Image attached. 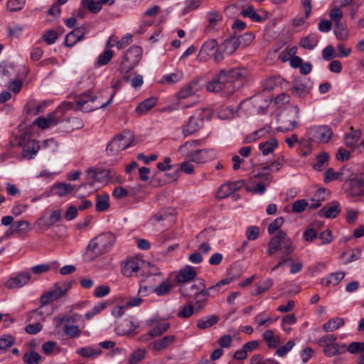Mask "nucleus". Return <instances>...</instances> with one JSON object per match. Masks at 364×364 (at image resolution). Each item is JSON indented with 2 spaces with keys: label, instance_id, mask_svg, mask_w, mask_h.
<instances>
[{
  "label": "nucleus",
  "instance_id": "1",
  "mask_svg": "<svg viewBox=\"0 0 364 364\" xmlns=\"http://www.w3.org/2000/svg\"><path fill=\"white\" fill-rule=\"evenodd\" d=\"M247 75V70L244 68L221 70L207 84V90L213 92H222L224 96H228L240 86L236 85V83L241 81Z\"/></svg>",
  "mask_w": 364,
  "mask_h": 364
},
{
  "label": "nucleus",
  "instance_id": "2",
  "mask_svg": "<svg viewBox=\"0 0 364 364\" xmlns=\"http://www.w3.org/2000/svg\"><path fill=\"white\" fill-rule=\"evenodd\" d=\"M123 80H124L122 75V78L114 77L112 80L111 87L113 89V92L107 102L101 105L96 104L97 97L93 95L92 92H88L77 97V108L83 112H89L99 108L105 109L112 102L116 92L121 89Z\"/></svg>",
  "mask_w": 364,
  "mask_h": 364
},
{
  "label": "nucleus",
  "instance_id": "3",
  "mask_svg": "<svg viewBox=\"0 0 364 364\" xmlns=\"http://www.w3.org/2000/svg\"><path fill=\"white\" fill-rule=\"evenodd\" d=\"M116 242V236L111 232H103L91 240L87 247L85 259L93 261L98 257L108 252Z\"/></svg>",
  "mask_w": 364,
  "mask_h": 364
},
{
  "label": "nucleus",
  "instance_id": "4",
  "mask_svg": "<svg viewBox=\"0 0 364 364\" xmlns=\"http://www.w3.org/2000/svg\"><path fill=\"white\" fill-rule=\"evenodd\" d=\"M70 109L80 110L77 108V100H75V104L71 102H63L53 112L48 114L46 117L37 118L35 124L42 129L55 126L64 120L65 112Z\"/></svg>",
  "mask_w": 364,
  "mask_h": 364
},
{
  "label": "nucleus",
  "instance_id": "5",
  "mask_svg": "<svg viewBox=\"0 0 364 364\" xmlns=\"http://www.w3.org/2000/svg\"><path fill=\"white\" fill-rule=\"evenodd\" d=\"M142 53L141 48L136 46L130 47L125 53L118 68L125 82L129 81V73L140 62Z\"/></svg>",
  "mask_w": 364,
  "mask_h": 364
},
{
  "label": "nucleus",
  "instance_id": "6",
  "mask_svg": "<svg viewBox=\"0 0 364 364\" xmlns=\"http://www.w3.org/2000/svg\"><path fill=\"white\" fill-rule=\"evenodd\" d=\"M295 250L293 241L282 230H279L268 242L269 255H274L277 252L282 254H292Z\"/></svg>",
  "mask_w": 364,
  "mask_h": 364
},
{
  "label": "nucleus",
  "instance_id": "7",
  "mask_svg": "<svg viewBox=\"0 0 364 364\" xmlns=\"http://www.w3.org/2000/svg\"><path fill=\"white\" fill-rule=\"evenodd\" d=\"M272 180V176L271 173L253 171L250 178L252 185L247 186V191L254 194L262 195L266 191V186Z\"/></svg>",
  "mask_w": 364,
  "mask_h": 364
},
{
  "label": "nucleus",
  "instance_id": "8",
  "mask_svg": "<svg viewBox=\"0 0 364 364\" xmlns=\"http://www.w3.org/2000/svg\"><path fill=\"white\" fill-rule=\"evenodd\" d=\"M134 140V136L129 132H124L114 137L107 145L106 151L109 156H115L121 151L129 147Z\"/></svg>",
  "mask_w": 364,
  "mask_h": 364
},
{
  "label": "nucleus",
  "instance_id": "9",
  "mask_svg": "<svg viewBox=\"0 0 364 364\" xmlns=\"http://www.w3.org/2000/svg\"><path fill=\"white\" fill-rule=\"evenodd\" d=\"M306 135L309 139L308 146L310 145V141L326 144L331 138L333 131L328 125H317L309 127Z\"/></svg>",
  "mask_w": 364,
  "mask_h": 364
},
{
  "label": "nucleus",
  "instance_id": "10",
  "mask_svg": "<svg viewBox=\"0 0 364 364\" xmlns=\"http://www.w3.org/2000/svg\"><path fill=\"white\" fill-rule=\"evenodd\" d=\"M203 124V112L198 110L189 117L188 122L183 127L182 133L184 136L193 134L201 129Z\"/></svg>",
  "mask_w": 364,
  "mask_h": 364
},
{
  "label": "nucleus",
  "instance_id": "11",
  "mask_svg": "<svg viewBox=\"0 0 364 364\" xmlns=\"http://www.w3.org/2000/svg\"><path fill=\"white\" fill-rule=\"evenodd\" d=\"M18 143L23 148L22 156L26 159H33L40 149L38 141L26 136H21Z\"/></svg>",
  "mask_w": 364,
  "mask_h": 364
},
{
  "label": "nucleus",
  "instance_id": "12",
  "mask_svg": "<svg viewBox=\"0 0 364 364\" xmlns=\"http://www.w3.org/2000/svg\"><path fill=\"white\" fill-rule=\"evenodd\" d=\"M64 285L65 288L63 289L59 283H56L53 290L43 294L40 299L41 305L45 306L61 298L71 287V283L64 284Z\"/></svg>",
  "mask_w": 364,
  "mask_h": 364
},
{
  "label": "nucleus",
  "instance_id": "13",
  "mask_svg": "<svg viewBox=\"0 0 364 364\" xmlns=\"http://www.w3.org/2000/svg\"><path fill=\"white\" fill-rule=\"evenodd\" d=\"M299 109L296 107L286 109L281 115V123L286 131L292 130L297 125L299 119Z\"/></svg>",
  "mask_w": 364,
  "mask_h": 364
},
{
  "label": "nucleus",
  "instance_id": "14",
  "mask_svg": "<svg viewBox=\"0 0 364 364\" xmlns=\"http://www.w3.org/2000/svg\"><path fill=\"white\" fill-rule=\"evenodd\" d=\"M344 189L351 197H359L364 195V180L362 178H354L344 183Z\"/></svg>",
  "mask_w": 364,
  "mask_h": 364
},
{
  "label": "nucleus",
  "instance_id": "15",
  "mask_svg": "<svg viewBox=\"0 0 364 364\" xmlns=\"http://www.w3.org/2000/svg\"><path fill=\"white\" fill-rule=\"evenodd\" d=\"M312 85L307 78H297L294 80L291 92L299 97H304L310 92Z\"/></svg>",
  "mask_w": 364,
  "mask_h": 364
},
{
  "label": "nucleus",
  "instance_id": "16",
  "mask_svg": "<svg viewBox=\"0 0 364 364\" xmlns=\"http://www.w3.org/2000/svg\"><path fill=\"white\" fill-rule=\"evenodd\" d=\"M204 287V280L198 279L196 282L193 283L190 282L184 284H181L179 287V291L182 296L191 298Z\"/></svg>",
  "mask_w": 364,
  "mask_h": 364
},
{
  "label": "nucleus",
  "instance_id": "17",
  "mask_svg": "<svg viewBox=\"0 0 364 364\" xmlns=\"http://www.w3.org/2000/svg\"><path fill=\"white\" fill-rule=\"evenodd\" d=\"M138 327L134 321L131 319H118L116 321L115 331L120 336L127 335L134 331Z\"/></svg>",
  "mask_w": 364,
  "mask_h": 364
},
{
  "label": "nucleus",
  "instance_id": "18",
  "mask_svg": "<svg viewBox=\"0 0 364 364\" xmlns=\"http://www.w3.org/2000/svg\"><path fill=\"white\" fill-rule=\"evenodd\" d=\"M197 275L196 269L192 266H186L179 271L176 276V281L181 285L193 282Z\"/></svg>",
  "mask_w": 364,
  "mask_h": 364
},
{
  "label": "nucleus",
  "instance_id": "19",
  "mask_svg": "<svg viewBox=\"0 0 364 364\" xmlns=\"http://www.w3.org/2000/svg\"><path fill=\"white\" fill-rule=\"evenodd\" d=\"M87 33L85 26L77 27L66 35L65 45L67 47H72L75 43L81 41Z\"/></svg>",
  "mask_w": 364,
  "mask_h": 364
},
{
  "label": "nucleus",
  "instance_id": "20",
  "mask_svg": "<svg viewBox=\"0 0 364 364\" xmlns=\"http://www.w3.org/2000/svg\"><path fill=\"white\" fill-rule=\"evenodd\" d=\"M215 157V153L213 149H197L191 155L189 161L200 164L205 163Z\"/></svg>",
  "mask_w": 364,
  "mask_h": 364
},
{
  "label": "nucleus",
  "instance_id": "21",
  "mask_svg": "<svg viewBox=\"0 0 364 364\" xmlns=\"http://www.w3.org/2000/svg\"><path fill=\"white\" fill-rule=\"evenodd\" d=\"M87 176L100 183H105L109 179V171L99 167H91L87 171Z\"/></svg>",
  "mask_w": 364,
  "mask_h": 364
},
{
  "label": "nucleus",
  "instance_id": "22",
  "mask_svg": "<svg viewBox=\"0 0 364 364\" xmlns=\"http://www.w3.org/2000/svg\"><path fill=\"white\" fill-rule=\"evenodd\" d=\"M31 277L29 272L19 273L16 277L8 279L5 283V286L9 289L22 287L30 281Z\"/></svg>",
  "mask_w": 364,
  "mask_h": 364
},
{
  "label": "nucleus",
  "instance_id": "23",
  "mask_svg": "<svg viewBox=\"0 0 364 364\" xmlns=\"http://www.w3.org/2000/svg\"><path fill=\"white\" fill-rule=\"evenodd\" d=\"M200 89L198 80H192L183 87L177 93L179 100H184L195 95Z\"/></svg>",
  "mask_w": 364,
  "mask_h": 364
},
{
  "label": "nucleus",
  "instance_id": "24",
  "mask_svg": "<svg viewBox=\"0 0 364 364\" xmlns=\"http://www.w3.org/2000/svg\"><path fill=\"white\" fill-rule=\"evenodd\" d=\"M176 338L173 335H168L158 339L151 343L152 349L155 351H160L167 348L171 345L173 344Z\"/></svg>",
  "mask_w": 364,
  "mask_h": 364
},
{
  "label": "nucleus",
  "instance_id": "25",
  "mask_svg": "<svg viewBox=\"0 0 364 364\" xmlns=\"http://www.w3.org/2000/svg\"><path fill=\"white\" fill-rule=\"evenodd\" d=\"M200 145V140H190L181 145L178 149V151L181 155L186 156L189 160L191 154L196 151L194 149Z\"/></svg>",
  "mask_w": 364,
  "mask_h": 364
},
{
  "label": "nucleus",
  "instance_id": "26",
  "mask_svg": "<svg viewBox=\"0 0 364 364\" xmlns=\"http://www.w3.org/2000/svg\"><path fill=\"white\" fill-rule=\"evenodd\" d=\"M139 269V262L133 258L129 259L125 263L122 265L121 272L127 277H132L134 273H136Z\"/></svg>",
  "mask_w": 364,
  "mask_h": 364
},
{
  "label": "nucleus",
  "instance_id": "27",
  "mask_svg": "<svg viewBox=\"0 0 364 364\" xmlns=\"http://www.w3.org/2000/svg\"><path fill=\"white\" fill-rule=\"evenodd\" d=\"M81 318V315L78 314H73L71 315L60 314L54 318V321L56 328H59L65 323H74L77 322Z\"/></svg>",
  "mask_w": 364,
  "mask_h": 364
},
{
  "label": "nucleus",
  "instance_id": "28",
  "mask_svg": "<svg viewBox=\"0 0 364 364\" xmlns=\"http://www.w3.org/2000/svg\"><path fill=\"white\" fill-rule=\"evenodd\" d=\"M340 210L339 203L335 201L329 207L325 206L319 210L318 215L326 218H334L338 215Z\"/></svg>",
  "mask_w": 364,
  "mask_h": 364
},
{
  "label": "nucleus",
  "instance_id": "29",
  "mask_svg": "<svg viewBox=\"0 0 364 364\" xmlns=\"http://www.w3.org/2000/svg\"><path fill=\"white\" fill-rule=\"evenodd\" d=\"M232 282V278H225L223 279L218 282H217L215 284L210 286L208 288L205 287V291L206 292V294L209 297H215L218 296L220 292V289L222 287L225 285H228Z\"/></svg>",
  "mask_w": 364,
  "mask_h": 364
},
{
  "label": "nucleus",
  "instance_id": "30",
  "mask_svg": "<svg viewBox=\"0 0 364 364\" xmlns=\"http://www.w3.org/2000/svg\"><path fill=\"white\" fill-rule=\"evenodd\" d=\"M350 129V133L346 134L344 137V143L347 147L353 149L361 136V132L359 129H354L353 127Z\"/></svg>",
  "mask_w": 364,
  "mask_h": 364
},
{
  "label": "nucleus",
  "instance_id": "31",
  "mask_svg": "<svg viewBox=\"0 0 364 364\" xmlns=\"http://www.w3.org/2000/svg\"><path fill=\"white\" fill-rule=\"evenodd\" d=\"M157 103V99L154 97L146 99L138 105L135 111L139 115L146 114L148 111L152 109Z\"/></svg>",
  "mask_w": 364,
  "mask_h": 364
},
{
  "label": "nucleus",
  "instance_id": "32",
  "mask_svg": "<svg viewBox=\"0 0 364 364\" xmlns=\"http://www.w3.org/2000/svg\"><path fill=\"white\" fill-rule=\"evenodd\" d=\"M193 297L195 300L196 313H198L206 306L209 297L206 294L205 287L198 291Z\"/></svg>",
  "mask_w": 364,
  "mask_h": 364
},
{
  "label": "nucleus",
  "instance_id": "33",
  "mask_svg": "<svg viewBox=\"0 0 364 364\" xmlns=\"http://www.w3.org/2000/svg\"><path fill=\"white\" fill-rule=\"evenodd\" d=\"M345 277V272H336L330 274L328 277L321 279V284L328 287L329 285H337Z\"/></svg>",
  "mask_w": 364,
  "mask_h": 364
},
{
  "label": "nucleus",
  "instance_id": "34",
  "mask_svg": "<svg viewBox=\"0 0 364 364\" xmlns=\"http://www.w3.org/2000/svg\"><path fill=\"white\" fill-rule=\"evenodd\" d=\"M206 18L208 19V24L207 25L205 31L208 33L222 21V14L217 11H210L207 14Z\"/></svg>",
  "mask_w": 364,
  "mask_h": 364
},
{
  "label": "nucleus",
  "instance_id": "35",
  "mask_svg": "<svg viewBox=\"0 0 364 364\" xmlns=\"http://www.w3.org/2000/svg\"><path fill=\"white\" fill-rule=\"evenodd\" d=\"M32 230L27 220H18L11 225V233H27Z\"/></svg>",
  "mask_w": 364,
  "mask_h": 364
},
{
  "label": "nucleus",
  "instance_id": "36",
  "mask_svg": "<svg viewBox=\"0 0 364 364\" xmlns=\"http://www.w3.org/2000/svg\"><path fill=\"white\" fill-rule=\"evenodd\" d=\"M344 319L343 318L336 317L329 319L323 325V330L325 332H333L344 325Z\"/></svg>",
  "mask_w": 364,
  "mask_h": 364
},
{
  "label": "nucleus",
  "instance_id": "37",
  "mask_svg": "<svg viewBox=\"0 0 364 364\" xmlns=\"http://www.w3.org/2000/svg\"><path fill=\"white\" fill-rule=\"evenodd\" d=\"M223 46V52L228 55L232 54L237 49L240 47L237 39V36H235L225 40Z\"/></svg>",
  "mask_w": 364,
  "mask_h": 364
},
{
  "label": "nucleus",
  "instance_id": "38",
  "mask_svg": "<svg viewBox=\"0 0 364 364\" xmlns=\"http://www.w3.org/2000/svg\"><path fill=\"white\" fill-rule=\"evenodd\" d=\"M114 56V52L110 49L105 50L97 58L94 63L95 68H100L107 65Z\"/></svg>",
  "mask_w": 364,
  "mask_h": 364
},
{
  "label": "nucleus",
  "instance_id": "39",
  "mask_svg": "<svg viewBox=\"0 0 364 364\" xmlns=\"http://www.w3.org/2000/svg\"><path fill=\"white\" fill-rule=\"evenodd\" d=\"M218 321L219 317L218 316L210 315L199 319L197 323V327L200 329H206L216 324Z\"/></svg>",
  "mask_w": 364,
  "mask_h": 364
},
{
  "label": "nucleus",
  "instance_id": "40",
  "mask_svg": "<svg viewBox=\"0 0 364 364\" xmlns=\"http://www.w3.org/2000/svg\"><path fill=\"white\" fill-rule=\"evenodd\" d=\"M109 196L107 194L96 196L95 210L97 212H104L109 208Z\"/></svg>",
  "mask_w": 364,
  "mask_h": 364
},
{
  "label": "nucleus",
  "instance_id": "41",
  "mask_svg": "<svg viewBox=\"0 0 364 364\" xmlns=\"http://www.w3.org/2000/svg\"><path fill=\"white\" fill-rule=\"evenodd\" d=\"M278 146L276 139L272 138L268 141L261 142L259 144V149L262 151V154L264 156L272 153Z\"/></svg>",
  "mask_w": 364,
  "mask_h": 364
},
{
  "label": "nucleus",
  "instance_id": "42",
  "mask_svg": "<svg viewBox=\"0 0 364 364\" xmlns=\"http://www.w3.org/2000/svg\"><path fill=\"white\" fill-rule=\"evenodd\" d=\"M183 78V72L178 70L176 73L162 76L160 82L162 84H174L182 80Z\"/></svg>",
  "mask_w": 364,
  "mask_h": 364
},
{
  "label": "nucleus",
  "instance_id": "43",
  "mask_svg": "<svg viewBox=\"0 0 364 364\" xmlns=\"http://www.w3.org/2000/svg\"><path fill=\"white\" fill-rule=\"evenodd\" d=\"M73 186L69 183H60L55 185L53 188V191L55 194L59 196H65L70 194L73 191Z\"/></svg>",
  "mask_w": 364,
  "mask_h": 364
},
{
  "label": "nucleus",
  "instance_id": "44",
  "mask_svg": "<svg viewBox=\"0 0 364 364\" xmlns=\"http://www.w3.org/2000/svg\"><path fill=\"white\" fill-rule=\"evenodd\" d=\"M114 1H82L84 7L89 10L91 13L97 14L102 8V4L109 3L112 6Z\"/></svg>",
  "mask_w": 364,
  "mask_h": 364
},
{
  "label": "nucleus",
  "instance_id": "45",
  "mask_svg": "<svg viewBox=\"0 0 364 364\" xmlns=\"http://www.w3.org/2000/svg\"><path fill=\"white\" fill-rule=\"evenodd\" d=\"M318 39L315 34H310L301 38L300 46L308 50H313L318 44Z\"/></svg>",
  "mask_w": 364,
  "mask_h": 364
},
{
  "label": "nucleus",
  "instance_id": "46",
  "mask_svg": "<svg viewBox=\"0 0 364 364\" xmlns=\"http://www.w3.org/2000/svg\"><path fill=\"white\" fill-rule=\"evenodd\" d=\"M240 14L243 17L250 18L254 22H261L262 21V18L255 11L252 5L242 9Z\"/></svg>",
  "mask_w": 364,
  "mask_h": 364
},
{
  "label": "nucleus",
  "instance_id": "47",
  "mask_svg": "<svg viewBox=\"0 0 364 364\" xmlns=\"http://www.w3.org/2000/svg\"><path fill=\"white\" fill-rule=\"evenodd\" d=\"M100 349H95L91 346L80 348L77 350V353L84 358H93L101 354Z\"/></svg>",
  "mask_w": 364,
  "mask_h": 364
},
{
  "label": "nucleus",
  "instance_id": "48",
  "mask_svg": "<svg viewBox=\"0 0 364 364\" xmlns=\"http://www.w3.org/2000/svg\"><path fill=\"white\" fill-rule=\"evenodd\" d=\"M16 338L9 334H4L0 337V351L5 352L14 345Z\"/></svg>",
  "mask_w": 364,
  "mask_h": 364
},
{
  "label": "nucleus",
  "instance_id": "49",
  "mask_svg": "<svg viewBox=\"0 0 364 364\" xmlns=\"http://www.w3.org/2000/svg\"><path fill=\"white\" fill-rule=\"evenodd\" d=\"M41 360V355L34 350L26 353L23 357V360L27 364H39Z\"/></svg>",
  "mask_w": 364,
  "mask_h": 364
},
{
  "label": "nucleus",
  "instance_id": "50",
  "mask_svg": "<svg viewBox=\"0 0 364 364\" xmlns=\"http://www.w3.org/2000/svg\"><path fill=\"white\" fill-rule=\"evenodd\" d=\"M65 334L70 338H78L81 335V331L76 325H68L65 323L63 326Z\"/></svg>",
  "mask_w": 364,
  "mask_h": 364
},
{
  "label": "nucleus",
  "instance_id": "51",
  "mask_svg": "<svg viewBox=\"0 0 364 364\" xmlns=\"http://www.w3.org/2000/svg\"><path fill=\"white\" fill-rule=\"evenodd\" d=\"M290 255L291 254H282V255L277 257L279 261L277 264L271 269L270 273L277 270L279 268L283 267L287 264H291L294 259Z\"/></svg>",
  "mask_w": 364,
  "mask_h": 364
},
{
  "label": "nucleus",
  "instance_id": "52",
  "mask_svg": "<svg viewBox=\"0 0 364 364\" xmlns=\"http://www.w3.org/2000/svg\"><path fill=\"white\" fill-rule=\"evenodd\" d=\"M173 285L168 281L166 280L162 282L159 286L154 289V292L158 296H164L168 294L170 290L173 288Z\"/></svg>",
  "mask_w": 364,
  "mask_h": 364
},
{
  "label": "nucleus",
  "instance_id": "53",
  "mask_svg": "<svg viewBox=\"0 0 364 364\" xmlns=\"http://www.w3.org/2000/svg\"><path fill=\"white\" fill-rule=\"evenodd\" d=\"M262 337L267 342L268 347L270 348H276L279 343V339L274 337V332L272 330L265 331L262 334Z\"/></svg>",
  "mask_w": 364,
  "mask_h": 364
},
{
  "label": "nucleus",
  "instance_id": "54",
  "mask_svg": "<svg viewBox=\"0 0 364 364\" xmlns=\"http://www.w3.org/2000/svg\"><path fill=\"white\" fill-rule=\"evenodd\" d=\"M170 328V323L168 322L158 323L151 331V333L154 337L160 336L165 332H166Z\"/></svg>",
  "mask_w": 364,
  "mask_h": 364
},
{
  "label": "nucleus",
  "instance_id": "55",
  "mask_svg": "<svg viewBox=\"0 0 364 364\" xmlns=\"http://www.w3.org/2000/svg\"><path fill=\"white\" fill-rule=\"evenodd\" d=\"M196 312V307L191 303L184 306L178 313L180 318H187L191 317Z\"/></svg>",
  "mask_w": 364,
  "mask_h": 364
},
{
  "label": "nucleus",
  "instance_id": "56",
  "mask_svg": "<svg viewBox=\"0 0 364 364\" xmlns=\"http://www.w3.org/2000/svg\"><path fill=\"white\" fill-rule=\"evenodd\" d=\"M265 133L264 129H260L259 130L255 131L252 133L247 134L243 139L242 142L244 144H249L253 141H255L259 138H261Z\"/></svg>",
  "mask_w": 364,
  "mask_h": 364
},
{
  "label": "nucleus",
  "instance_id": "57",
  "mask_svg": "<svg viewBox=\"0 0 364 364\" xmlns=\"http://www.w3.org/2000/svg\"><path fill=\"white\" fill-rule=\"evenodd\" d=\"M146 350L144 349H138L134 351L129 359V364H136L140 362L145 356Z\"/></svg>",
  "mask_w": 364,
  "mask_h": 364
},
{
  "label": "nucleus",
  "instance_id": "58",
  "mask_svg": "<svg viewBox=\"0 0 364 364\" xmlns=\"http://www.w3.org/2000/svg\"><path fill=\"white\" fill-rule=\"evenodd\" d=\"M284 222V220L283 217H279V218H276L275 220H274V221L272 223H271L268 226V228H267L268 233L269 235H273L277 231L278 232L280 228L282 227V225H283Z\"/></svg>",
  "mask_w": 364,
  "mask_h": 364
},
{
  "label": "nucleus",
  "instance_id": "59",
  "mask_svg": "<svg viewBox=\"0 0 364 364\" xmlns=\"http://www.w3.org/2000/svg\"><path fill=\"white\" fill-rule=\"evenodd\" d=\"M337 340V336L333 334H327L318 340V344L320 346L325 348L331 345H333L335 341Z\"/></svg>",
  "mask_w": 364,
  "mask_h": 364
},
{
  "label": "nucleus",
  "instance_id": "60",
  "mask_svg": "<svg viewBox=\"0 0 364 364\" xmlns=\"http://www.w3.org/2000/svg\"><path fill=\"white\" fill-rule=\"evenodd\" d=\"M347 351L351 354L364 353V343L356 341L352 342L347 346Z\"/></svg>",
  "mask_w": 364,
  "mask_h": 364
},
{
  "label": "nucleus",
  "instance_id": "61",
  "mask_svg": "<svg viewBox=\"0 0 364 364\" xmlns=\"http://www.w3.org/2000/svg\"><path fill=\"white\" fill-rule=\"evenodd\" d=\"M336 38L340 41H346L348 37V32L346 26L342 24H337L334 30Z\"/></svg>",
  "mask_w": 364,
  "mask_h": 364
},
{
  "label": "nucleus",
  "instance_id": "62",
  "mask_svg": "<svg viewBox=\"0 0 364 364\" xmlns=\"http://www.w3.org/2000/svg\"><path fill=\"white\" fill-rule=\"evenodd\" d=\"M255 36L252 33H245L237 37L240 47H246L254 40Z\"/></svg>",
  "mask_w": 364,
  "mask_h": 364
},
{
  "label": "nucleus",
  "instance_id": "63",
  "mask_svg": "<svg viewBox=\"0 0 364 364\" xmlns=\"http://www.w3.org/2000/svg\"><path fill=\"white\" fill-rule=\"evenodd\" d=\"M324 176V182L329 183L332 181L339 179L340 176H342V173L336 172L332 168H329L326 171Z\"/></svg>",
  "mask_w": 364,
  "mask_h": 364
},
{
  "label": "nucleus",
  "instance_id": "64",
  "mask_svg": "<svg viewBox=\"0 0 364 364\" xmlns=\"http://www.w3.org/2000/svg\"><path fill=\"white\" fill-rule=\"evenodd\" d=\"M308 206V202L305 199L297 200L292 204V212L301 213Z\"/></svg>",
  "mask_w": 364,
  "mask_h": 364
}]
</instances>
